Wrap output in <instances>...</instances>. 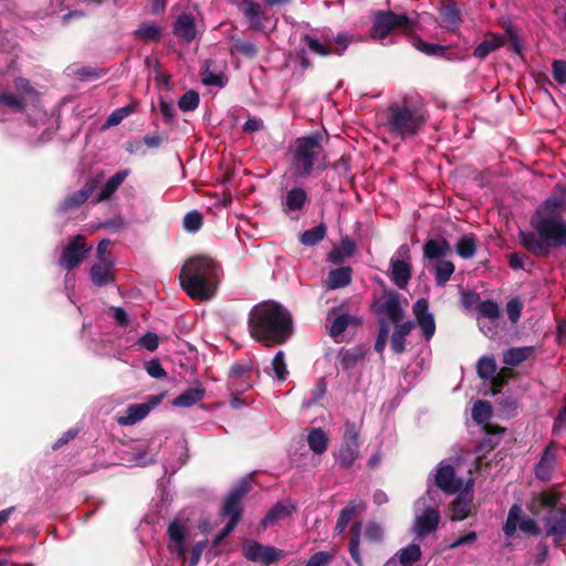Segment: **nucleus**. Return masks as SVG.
Wrapping results in <instances>:
<instances>
[{
  "mask_svg": "<svg viewBox=\"0 0 566 566\" xmlns=\"http://www.w3.org/2000/svg\"><path fill=\"white\" fill-rule=\"evenodd\" d=\"M562 198L546 199L531 218L535 232L520 231L521 243L537 256L548 255L552 248L566 245V221L558 211Z\"/></svg>",
  "mask_w": 566,
  "mask_h": 566,
  "instance_id": "nucleus-1",
  "label": "nucleus"
},
{
  "mask_svg": "<svg viewBox=\"0 0 566 566\" xmlns=\"http://www.w3.org/2000/svg\"><path fill=\"white\" fill-rule=\"evenodd\" d=\"M249 331L255 340L266 346L281 345L292 336V316L275 302L260 303L249 314Z\"/></svg>",
  "mask_w": 566,
  "mask_h": 566,
  "instance_id": "nucleus-2",
  "label": "nucleus"
},
{
  "mask_svg": "<svg viewBox=\"0 0 566 566\" xmlns=\"http://www.w3.org/2000/svg\"><path fill=\"white\" fill-rule=\"evenodd\" d=\"M219 272L220 268L212 259L193 256L184 264L180 271V283L190 297L208 301L214 296Z\"/></svg>",
  "mask_w": 566,
  "mask_h": 566,
  "instance_id": "nucleus-3",
  "label": "nucleus"
},
{
  "mask_svg": "<svg viewBox=\"0 0 566 566\" xmlns=\"http://www.w3.org/2000/svg\"><path fill=\"white\" fill-rule=\"evenodd\" d=\"M322 139L319 133H312L295 140L292 149V165L296 176L307 177L315 168L318 170L326 168Z\"/></svg>",
  "mask_w": 566,
  "mask_h": 566,
  "instance_id": "nucleus-4",
  "label": "nucleus"
},
{
  "mask_svg": "<svg viewBox=\"0 0 566 566\" xmlns=\"http://www.w3.org/2000/svg\"><path fill=\"white\" fill-rule=\"evenodd\" d=\"M416 321L395 323L396 327L391 335V348L396 354L405 350V338L417 325L426 340H430L436 333V322L433 314L429 312V303L426 298H419L413 307Z\"/></svg>",
  "mask_w": 566,
  "mask_h": 566,
  "instance_id": "nucleus-5",
  "label": "nucleus"
},
{
  "mask_svg": "<svg viewBox=\"0 0 566 566\" xmlns=\"http://www.w3.org/2000/svg\"><path fill=\"white\" fill-rule=\"evenodd\" d=\"M424 122V116L419 108L392 105L388 108L386 128L392 136L407 139L416 136Z\"/></svg>",
  "mask_w": 566,
  "mask_h": 566,
  "instance_id": "nucleus-6",
  "label": "nucleus"
},
{
  "mask_svg": "<svg viewBox=\"0 0 566 566\" xmlns=\"http://www.w3.org/2000/svg\"><path fill=\"white\" fill-rule=\"evenodd\" d=\"M353 38L347 32L334 35L329 30H313L301 36L307 50L318 56L343 55L352 43Z\"/></svg>",
  "mask_w": 566,
  "mask_h": 566,
  "instance_id": "nucleus-7",
  "label": "nucleus"
},
{
  "mask_svg": "<svg viewBox=\"0 0 566 566\" xmlns=\"http://www.w3.org/2000/svg\"><path fill=\"white\" fill-rule=\"evenodd\" d=\"M416 22L407 14H397L394 11L378 10L374 13L370 36L375 41H384L396 30L410 33L415 30Z\"/></svg>",
  "mask_w": 566,
  "mask_h": 566,
  "instance_id": "nucleus-8",
  "label": "nucleus"
},
{
  "mask_svg": "<svg viewBox=\"0 0 566 566\" xmlns=\"http://www.w3.org/2000/svg\"><path fill=\"white\" fill-rule=\"evenodd\" d=\"M517 528L526 535H538L539 528L535 520L523 514L522 505L514 503L507 513L506 521L503 525V533L506 537H514Z\"/></svg>",
  "mask_w": 566,
  "mask_h": 566,
  "instance_id": "nucleus-9",
  "label": "nucleus"
},
{
  "mask_svg": "<svg viewBox=\"0 0 566 566\" xmlns=\"http://www.w3.org/2000/svg\"><path fill=\"white\" fill-rule=\"evenodd\" d=\"M410 248L401 244L390 259L389 277L399 289H405L411 277Z\"/></svg>",
  "mask_w": 566,
  "mask_h": 566,
  "instance_id": "nucleus-10",
  "label": "nucleus"
},
{
  "mask_svg": "<svg viewBox=\"0 0 566 566\" xmlns=\"http://www.w3.org/2000/svg\"><path fill=\"white\" fill-rule=\"evenodd\" d=\"M249 30L270 35L277 25L279 19L270 14L266 10L262 9L260 3L249 6L245 10L241 11Z\"/></svg>",
  "mask_w": 566,
  "mask_h": 566,
  "instance_id": "nucleus-11",
  "label": "nucleus"
},
{
  "mask_svg": "<svg viewBox=\"0 0 566 566\" xmlns=\"http://www.w3.org/2000/svg\"><path fill=\"white\" fill-rule=\"evenodd\" d=\"M415 518L411 531L417 538H424L437 531L441 515L438 506L413 507Z\"/></svg>",
  "mask_w": 566,
  "mask_h": 566,
  "instance_id": "nucleus-12",
  "label": "nucleus"
},
{
  "mask_svg": "<svg viewBox=\"0 0 566 566\" xmlns=\"http://www.w3.org/2000/svg\"><path fill=\"white\" fill-rule=\"evenodd\" d=\"M242 555L245 559L269 566L279 560L283 554L282 551L273 546L263 545L253 539H245L242 544Z\"/></svg>",
  "mask_w": 566,
  "mask_h": 566,
  "instance_id": "nucleus-13",
  "label": "nucleus"
},
{
  "mask_svg": "<svg viewBox=\"0 0 566 566\" xmlns=\"http://www.w3.org/2000/svg\"><path fill=\"white\" fill-rule=\"evenodd\" d=\"M358 431L355 423L347 421L345 423V431L343 442L337 455V461L340 467L349 468L359 454Z\"/></svg>",
  "mask_w": 566,
  "mask_h": 566,
  "instance_id": "nucleus-14",
  "label": "nucleus"
},
{
  "mask_svg": "<svg viewBox=\"0 0 566 566\" xmlns=\"http://www.w3.org/2000/svg\"><path fill=\"white\" fill-rule=\"evenodd\" d=\"M165 396V392L151 395L147 398V401L143 403L129 405L125 415L118 418V423L122 426H132L143 420L153 409L160 405Z\"/></svg>",
  "mask_w": 566,
  "mask_h": 566,
  "instance_id": "nucleus-15",
  "label": "nucleus"
},
{
  "mask_svg": "<svg viewBox=\"0 0 566 566\" xmlns=\"http://www.w3.org/2000/svg\"><path fill=\"white\" fill-rule=\"evenodd\" d=\"M90 250L91 248L86 245L84 237L78 234L64 247L59 263L62 268L72 270L84 260Z\"/></svg>",
  "mask_w": 566,
  "mask_h": 566,
  "instance_id": "nucleus-16",
  "label": "nucleus"
},
{
  "mask_svg": "<svg viewBox=\"0 0 566 566\" xmlns=\"http://www.w3.org/2000/svg\"><path fill=\"white\" fill-rule=\"evenodd\" d=\"M473 479L470 478L467 481L464 490L460 491L451 502L450 510L452 521H463L471 514L473 507Z\"/></svg>",
  "mask_w": 566,
  "mask_h": 566,
  "instance_id": "nucleus-17",
  "label": "nucleus"
},
{
  "mask_svg": "<svg viewBox=\"0 0 566 566\" xmlns=\"http://www.w3.org/2000/svg\"><path fill=\"white\" fill-rule=\"evenodd\" d=\"M434 483L439 490L448 494H454L462 488V480L455 476L453 467L444 462H440L436 470Z\"/></svg>",
  "mask_w": 566,
  "mask_h": 566,
  "instance_id": "nucleus-18",
  "label": "nucleus"
},
{
  "mask_svg": "<svg viewBox=\"0 0 566 566\" xmlns=\"http://www.w3.org/2000/svg\"><path fill=\"white\" fill-rule=\"evenodd\" d=\"M168 548L177 558L186 560V536L187 528L179 521H172L168 526Z\"/></svg>",
  "mask_w": 566,
  "mask_h": 566,
  "instance_id": "nucleus-19",
  "label": "nucleus"
},
{
  "mask_svg": "<svg viewBox=\"0 0 566 566\" xmlns=\"http://www.w3.org/2000/svg\"><path fill=\"white\" fill-rule=\"evenodd\" d=\"M251 488L250 479H241L230 491L226 497L222 506V514H240L241 515V500L249 492Z\"/></svg>",
  "mask_w": 566,
  "mask_h": 566,
  "instance_id": "nucleus-20",
  "label": "nucleus"
},
{
  "mask_svg": "<svg viewBox=\"0 0 566 566\" xmlns=\"http://www.w3.org/2000/svg\"><path fill=\"white\" fill-rule=\"evenodd\" d=\"M547 536L560 541L566 535V510L551 509L544 520Z\"/></svg>",
  "mask_w": 566,
  "mask_h": 566,
  "instance_id": "nucleus-21",
  "label": "nucleus"
},
{
  "mask_svg": "<svg viewBox=\"0 0 566 566\" xmlns=\"http://www.w3.org/2000/svg\"><path fill=\"white\" fill-rule=\"evenodd\" d=\"M175 36L185 44L192 42L197 36L195 19L190 13H180L172 24Z\"/></svg>",
  "mask_w": 566,
  "mask_h": 566,
  "instance_id": "nucleus-22",
  "label": "nucleus"
},
{
  "mask_svg": "<svg viewBox=\"0 0 566 566\" xmlns=\"http://www.w3.org/2000/svg\"><path fill=\"white\" fill-rule=\"evenodd\" d=\"M378 312L392 323H399L403 316L400 295L397 292L386 294L378 303Z\"/></svg>",
  "mask_w": 566,
  "mask_h": 566,
  "instance_id": "nucleus-23",
  "label": "nucleus"
},
{
  "mask_svg": "<svg viewBox=\"0 0 566 566\" xmlns=\"http://www.w3.org/2000/svg\"><path fill=\"white\" fill-rule=\"evenodd\" d=\"M96 180H88L80 190L73 192L63 200L60 205V210L65 212L82 206L93 195L96 189Z\"/></svg>",
  "mask_w": 566,
  "mask_h": 566,
  "instance_id": "nucleus-24",
  "label": "nucleus"
},
{
  "mask_svg": "<svg viewBox=\"0 0 566 566\" xmlns=\"http://www.w3.org/2000/svg\"><path fill=\"white\" fill-rule=\"evenodd\" d=\"M295 510L294 504L289 501L277 502L263 517L261 524L263 527H268L270 525L275 524L276 522L286 518L290 516Z\"/></svg>",
  "mask_w": 566,
  "mask_h": 566,
  "instance_id": "nucleus-25",
  "label": "nucleus"
},
{
  "mask_svg": "<svg viewBox=\"0 0 566 566\" xmlns=\"http://www.w3.org/2000/svg\"><path fill=\"white\" fill-rule=\"evenodd\" d=\"M307 199L306 191L301 187H294L287 191L283 202V210L286 213L300 211Z\"/></svg>",
  "mask_w": 566,
  "mask_h": 566,
  "instance_id": "nucleus-26",
  "label": "nucleus"
},
{
  "mask_svg": "<svg viewBox=\"0 0 566 566\" xmlns=\"http://www.w3.org/2000/svg\"><path fill=\"white\" fill-rule=\"evenodd\" d=\"M128 176V170H119L109 177L102 188L101 192L94 199L95 202H102L108 200L113 193L119 188Z\"/></svg>",
  "mask_w": 566,
  "mask_h": 566,
  "instance_id": "nucleus-27",
  "label": "nucleus"
},
{
  "mask_svg": "<svg viewBox=\"0 0 566 566\" xmlns=\"http://www.w3.org/2000/svg\"><path fill=\"white\" fill-rule=\"evenodd\" d=\"M534 353L533 346L512 347L503 353V363L515 367L527 360Z\"/></svg>",
  "mask_w": 566,
  "mask_h": 566,
  "instance_id": "nucleus-28",
  "label": "nucleus"
},
{
  "mask_svg": "<svg viewBox=\"0 0 566 566\" xmlns=\"http://www.w3.org/2000/svg\"><path fill=\"white\" fill-rule=\"evenodd\" d=\"M206 395V389L202 387L189 388L172 400V406L189 408L200 402Z\"/></svg>",
  "mask_w": 566,
  "mask_h": 566,
  "instance_id": "nucleus-29",
  "label": "nucleus"
},
{
  "mask_svg": "<svg viewBox=\"0 0 566 566\" xmlns=\"http://www.w3.org/2000/svg\"><path fill=\"white\" fill-rule=\"evenodd\" d=\"M449 252L450 245L444 239H429L423 244V256L428 260H438L444 258Z\"/></svg>",
  "mask_w": 566,
  "mask_h": 566,
  "instance_id": "nucleus-30",
  "label": "nucleus"
},
{
  "mask_svg": "<svg viewBox=\"0 0 566 566\" xmlns=\"http://www.w3.org/2000/svg\"><path fill=\"white\" fill-rule=\"evenodd\" d=\"M505 41L504 38L499 34H491L484 39L473 51V56L480 60L485 59L490 53L502 48Z\"/></svg>",
  "mask_w": 566,
  "mask_h": 566,
  "instance_id": "nucleus-31",
  "label": "nucleus"
},
{
  "mask_svg": "<svg viewBox=\"0 0 566 566\" xmlns=\"http://www.w3.org/2000/svg\"><path fill=\"white\" fill-rule=\"evenodd\" d=\"M352 269L348 266L332 270L326 279V285L329 290L344 287L350 283Z\"/></svg>",
  "mask_w": 566,
  "mask_h": 566,
  "instance_id": "nucleus-32",
  "label": "nucleus"
},
{
  "mask_svg": "<svg viewBox=\"0 0 566 566\" xmlns=\"http://www.w3.org/2000/svg\"><path fill=\"white\" fill-rule=\"evenodd\" d=\"M231 53L240 54L247 59H254L259 53V49L255 45V43H253L250 40H244L239 36H233L231 39Z\"/></svg>",
  "mask_w": 566,
  "mask_h": 566,
  "instance_id": "nucleus-33",
  "label": "nucleus"
},
{
  "mask_svg": "<svg viewBox=\"0 0 566 566\" xmlns=\"http://www.w3.org/2000/svg\"><path fill=\"white\" fill-rule=\"evenodd\" d=\"M113 263L98 262L91 268V279L94 285L104 286L112 281L111 269Z\"/></svg>",
  "mask_w": 566,
  "mask_h": 566,
  "instance_id": "nucleus-34",
  "label": "nucleus"
},
{
  "mask_svg": "<svg viewBox=\"0 0 566 566\" xmlns=\"http://www.w3.org/2000/svg\"><path fill=\"white\" fill-rule=\"evenodd\" d=\"M555 464V455L548 449L543 453L539 462L535 467V475L542 481H547L552 476Z\"/></svg>",
  "mask_w": 566,
  "mask_h": 566,
  "instance_id": "nucleus-35",
  "label": "nucleus"
},
{
  "mask_svg": "<svg viewBox=\"0 0 566 566\" xmlns=\"http://www.w3.org/2000/svg\"><path fill=\"white\" fill-rule=\"evenodd\" d=\"M361 527H363V525H361L360 522H355L350 526L352 538H350L349 545H348L349 554H350L353 560L358 566H363L364 565L363 557L360 555V549H359Z\"/></svg>",
  "mask_w": 566,
  "mask_h": 566,
  "instance_id": "nucleus-36",
  "label": "nucleus"
},
{
  "mask_svg": "<svg viewBox=\"0 0 566 566\" xmlns=\"http://www.w3.org/2000/svg\"><path fill=\"white\" fill-rule=\"evenodd\" d=\"M307 443L314 453L322 454L327 449L328 438L323 429L313 428L308 432Z\"/></svg>",
  "mask_w": 566,
  "mask_h": 566,
  "instance_id": "nucleus-37",
  "label": "nucleus"
},
{
  "mask_svg": "<svg viewBox=\"0 0 566 566\" xmlns=\"http://www.w3.org/2000/svg\"><path fill=\"white\" fill-rule=\"evenodd\" d=\"M457 254L462 259H471L476 252V241L473 234H464L457 242Z\"/></svg>",
  "mask_w": 566,
  "mask_h": 566,
  "instance_id": "nucleus-38",
  "label": "nucleus"
},
{
  "mask_svg": "<svg viewBox=\"0 0 566 566\" xmlns=\"http://www.w3.org/2000/svg\"><path fill=\"white\" fill-rule=\"evenodd\" d=\"M363 503H357V502H350L346 507H344L340 513H339V516H338V520H337V523H336V526H335V532L337 534H343L346 530V527L348 526L349 522L352 521V518L354 517V515L356 514L357 510L359 506H361Z\"/></svg>",
  "mask_w": 566,
  "mask_h": 566,
  "instance_id": "nucleus-39",
  "label": "nucleus"
},
{
  "mask_svg": "<svg viewBox=\"0 0 566 566\" xmlns=\"http://www.w3.org/2000/svg\"><path fill=\"white\" fill-rule=\"evenodd\" d=\"M399 563L402 566H412L421 556V549L418 544H409L401 548L398 554Z\"/></svg>",
  "mask_w": 566,
  "mask_h": 566,
  "instance_id": "nucleus-40",
  "label": "nucleus"
},
{
  "mask_svg": "<svg viewBox=\"0 0 566 566\" xmlns=\"http://www.w3.org/2000/svg\"><path fill=\"white\" fill-rule=\"evenodd\" d=\"M326 234V227L325 224L321 223L310 230L304 231L301 234V242L304 245L313 247L319 243Z\"/></svg>",
  "mask_w": 566,
  "mask_h": 566,
  "instance_id": "nucleus-41",
  "label": "nucleus"
},
{
  "mask_svg": "<svg viewBox=\"0 0 566 566\" xmlns=\"http://www.w3.org/2000/svg\"><path fill=\"white\" fill-rule=\"evenodd\" d=\"M356 323V318L347 313L337 315L331 323L329 334L333 338L340 336L349 324Z\"/></svg>",
  "mask_w": 566,
  "mask_h": 566,
  "instance_id": "nucleus-42",
  "label": "nucleus"
},
{
  "mask_svg": "<svg viewBox=\"0 0 566 566\" xmlns=\"http://www.w3.org/2000/svg\"><path fill=\"white\" fill-rule=\"evenodd\" d=\"M454 273V265L451 261L442 260L436 265V284L438 286H444Z\"/></svg>",
  "mask_w": 566,
  "mask_h": 566,
  "instance_id": "nucleus-43",
  "label": "nucleus"
},
{
  "mask_svg": "<svg viewBox=\"0 0 566 566\" xmlns=\"http://www.w3.org/2000/svg\"><path fill=\"white\" fill-rule=\"evenodd\" d=\"M492 416V407L489 401L478 400L472 407V419L478 423L486 422Z\"/></svg>",
  "mask_w": 566,
  "mask_h": 566,
  "instance_id": "nucleus-44",
  "label": "nucleus"
},
{
  "mask_svg": "<svg viewBox=\"0 0 566 566\" xmlns=\"http://www.w3.org/2000/svg\"><path fill=\"white\" fill-rule=\"evenodd\" d=\"M412 46L429 56L442 55L446 51V46L423 41L420 38H413Z\"/></svg>",
  "mask_w": 566,
  "mask_h": 566,
  "instance_id": "nucleus-45",
  "label": "nucleus"
},
{
  "mask_svg": "<svg viewBox=\"0 0 566 566\" xmlns=\"http://www.w3.org/2000/svg\"><path fill=\"white\" fill-rule=\"evenodd\" d=\"M271 369L273 370L274 377L280 381H284L286 379L289 371L286 368L285 354L283 350H279L274 355L271 361Z\"/></svg>",
  "mask_w": 566,
  "mask_h": 566,
  "instance_id": "nucleus-46",
  "label": "nucleus"
},
{
  "mask_svg": "<svg viewBox=\"0 0 566 566\" xmlns=\"http://www.w3.org/2000/svg\"><path fill=\"white\" fill-rule=\"evenodd\" d=\"M135 36L143 41H156L161 34V29L154 23H143L134 32Z\"/></svg>",
  "mask_w": 566,
  "mask_h": 566,
  "instance_id": "nucleus-47",
  "label": "nucleus"
},
{
  "mask_svg": "<svg viewBox=\"0 0 566 566\" xmlns=\"http://www.w3.org/2000/svg\"><path fill=\"white\" fill-rule=\"evenodd\" d=\"M441 18L444 27L449 30H455L460 23V13L455 6H447L441 10Z\"/></svg>",
  "mask_w": 566,
  "mask_h": 566,
  "instance_id": "nucleus-48",
  "label": "nucleus"
},
{
  "mask_svg": "<svg viewBox=\"0 0 566 566\" xmlns=\"http://www.w3.org/2000/svg\"><path fill=\"white\" fill-rule=\"evenodd\" d=\"M134 112V107L132 105H126L124 107H119L114 109L107 117L104 128H109L119 125L126 117H128Z\"/></svg>",
  "mask_w": 566,
  "mask_h": 566,
  "instance_id": "nucleus-49",
  "label": "nucleus"
},
{
  "mask_svg": "<svg viewBox=\"0 0 566 566\" xmlns=\"http://www.w3.org/2000/svg\"><path fill=\"white\" fill-rule=\"evenodd\" d=\"M202 223H203V217L197 210H192V211L188 212L184 217V221H182L184 229L189 233L198 232L201 229Z\"/></svg>",
  "mask_w": 566,
  "mask_h": 566,
  "instance_id": "nucleus-50",
  "label": "nucleus"
},
{
  "mask_svg": "<svg viewBox=\"0 0 566 566\" xmlns=\"http://www.w3.org/2000/svg\"><path fill=\"white\" fill-rule=\"evenodd\" d=\"M27 102L23 97L14 96L11 93H2L0 94V108L8 107L13 112H22L24 109Z\"/></svg>",
  "mask_w": 566,
  "mask_h": 566,
  "instance_id": "nucleus-51",
  "label": "nucleus"
},
{
  "mask_svg": "<svg viewBox=\"0 0 566 566\" xmlns=\"http://www.w3.org/2000/svg\"><path fill=\"white\" fill-rule=\"evenodd\" d=\"M478 375L482 379H491L496 371V363L492 357H482L476 365Z\"/></svg>",
  "mask_w": 566,
  "mask_h": 566,
  "instance_id": "nucleus-52",
  "label": "nucleus"
},
{
  "mask_svg": "<svg viewBox=\"0 0 566 566\" xmlns=\"http://www.w3.org/2000/svg\"><path fill=\"white\" fill-rule=\"evenodd\" d=\"M227 515L230 516V520L223 526V528L220 531V533L218 535H216V537L213 538V541H212L213 547H218L221 544V542L233 532V530L235 528V526L238 525V523L241 518L240 514H227Z\"/></svg>",
  "mask_w": 566,
  "mask_h": 566,
  "instance_id": "nucleus-53",
  "label": "nucleus"
},
{
  "mask_svg": "<svg viewBox=\"0 0 566 566\" xmlns=\"http://www.w3.org/2000/svg\"><path fill=\"white\" fill-rule=\"evenodd\" d=\"M199 101V94L196 91L190 90L179 98L178 107L182 112H191L198 107Z\"/></svg>",
  "mask_w": 566,
  "mask_h": 566,
  "instance_id": "nucleus-54",
  "label": "nucleus"
},
{
  "mask_svg": "<svg viewBox=\"0 0 566 566\" xmlns=\"http://www.w3.org/2000/svg\"><path fill=\"white\" fill-rule=\"evenodd\" d=\"M439 491L432 486H428L424 495L420 496L413 504V507H427L438 506L439 507Z\"/></svg>",
  "mask_w": 566,
  "mask_h": 566,
  "instance_id": "nucleus-55",
  "label": "nucleus"
},
{
  "mask_svg": "<svg viewBox=\"0 0 566 566\" xmlns=\"http://www.w3.org/2000/svg\"><path fill=\"white\" fill-rule=\"evenodd\" d=\"M478 310L481 316L490 318L492 321L497 319L501 313L499 305L491 300L481 302L479 304Z\"/></svg>",
  "mask_w": 566,
  "mask_h": 566,
  "instance_id": "nucleus-56",
  "label": "nucleus"
},
{
  "mask_svg": "<svg viewBox=\"0 0 566 566\" xmlns=\"http://www.w3.org/2000/svg\"><path fill=\"white\" fill-rule=\"evenodd\" d=\"M14 84H15V90L18 91V95L20 97H23V99L25 102L33 99V97L35 96V91L30 85L28 80H25L23 77H19L15 80Z\"/></svg>",
  "mask_w": 566,
  "mask_h": 566,
  "instance_id": "nucleus-57",
  "label": "nucleus"
},
{
  "mask_svg": "<svg viewBox=\"0 0 566 566\" xmlns=\"http://www.w3.org/2000/svg\"><path fill=\"white\" fill-rule=\"evenodd\" d=\"M137 344L148 352H155L159 346V339L157 334L148 332L138 338Z\"/></svg>",
  "mask_w": 566,
  "mask_h": 566,
  "instance_id": "nucleus-58",
  "label": "nucleus"
},
{
  "mask_svg": "<svg viewBox=\"0 0 566 566\" xmlns=\"http://www.w3.org/2000/svg\"><path fill=\"white\" fill-rule=\"evenodd\" d=\"M552 74L558 84H566V61L554 60L552 63Z\"/></svg>",
  "mask_w": 566,
  "mask_h": 566,
  "instance_id": "nucleus-59",
  "label": "nucleus"
},
{
  "mask_svg": "<svg viewBox=\"0 0 566 566\" xmlns=\"http://www.w3.org/2000/svg\"><path fill=\"white\" fill-rule=\"evenodd\" d=\"M201 81L205 85H208V86H218V87L224 86V81H223L222 74L213 73L209 69H207L202 72Z\"/></svg>",
  "mask_w": 566,
  "mask_h": 566,
  "instance_id": "nucleus-60",
  "label": "nucleus"
},
{
  "mask_svg": "<svg viewBox=\"0 0 566 566\" xmlns=\"http://www.w3.org/2000/svg\"><path fill=\"white\" fill-rule=\"evenodd\" d=\"M252 365L251 364H235L232 366L229 378L230 381H237L241 377H248V375H251L252 373Z\"/></svg>",
  "mask_w": 566,
  "mask_h": 566,
  "instance_id": "nucleus-61",
  "label": "nucleus"
},
{
  "mask_svg": "<svg viewBox=\"0 0 566 566\" xmlns=\"http://www.w3.org/2000/svg\"><path fill=\"white\" fill-rule=\"evenodd\" d=\"M145 368L147 374L156 379H163L167 375L166 370L157 359L147 361Z\"/></svg>",
  "mask_w": 566,
  "mask_h": 566,
  "instance_id": "nucleus-62",
  "label": "nucleus"
},
{
  "mask_svg": "<svg viewBox=\"0 0 566 566\" xmlns=\"http://www.w3.org/2000/svg\"><path fill=\"white\" fill-rule=\"evenodd\" d=\"M522 308H523V305H522L521 301L517 298L511 300L507 303L506 312H507V316L512 323L518 322V319L521 317Z\"/></svg>",
  "mask_w": 566,
  "mask_h": 566,
  "instance_id": "nucleus-63",
  "label": "nucleus"
},
{
  "mask_svg": "<svg viewBox=\"0 0 566 566\" xmlns=\"http://www.w3.org/2000/svg\"><path fill=\"white\" fill-rule=\"evenodd\" d=\"M553 433L557 437L566 434V408H562L555 418Z\"/></svg>",
  "mask_w": 566,
  "mask_h": 566,
  "instance_id": "nucleus-64",
  "label": "nucleus"
}]
</instances>
